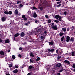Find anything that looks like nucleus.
<instances>
[{"mask_svg": "<svg viewBox=\"0 0 75 75\" xmlns=\"http://www.w3.org/2000/svg\"><path fill=\"white\" fill-rule=\"evenodd\" d=\"M56 52L58 55H61L62 54V50L59 49L56 50Z\"/></svg>", "mask_w": 75, "mask_h": 75, "instance_id": "obj_1", "label": "nucleus"}, {"mask_svg": "<svg viewBox=\"0 0 75 75\" xmlns=\"http://www.w3.org/2000/svg\"><path fill=\"white\" fill-rule=\"evenodd\" d=\"M5 59H6V61H8L7 62V64L9 65V68H11V67H13V63H12L11 64H9V63H10V61H10V60L8 59V58H6Z\"/></svg>", "mask_w": 75, "mask_h": 75, "instance_id": "obj_2", "label": "nucleus"}, {"mask_svg": "<svg viewBox=\"0 0 75 75\" xmlns=\"http://www.w3.org/2000/svg\"><path fill=\"white\" fill-rule=\"evenodd\" d=\"M3 51H0V54L1 55H4V53H6V52L7 51V50L5 49V50H2Z\"/></svg>", "mask_w": 75, "mask_h": 75, "instance_id": "obj_3", "label": "nucleus"}, {"mask_svg": "<svg viewBox=\"0 0 75 75\" xmlns=\"http://www.w3.org/2000/svg\"><path fill=\"white\" fill-rule=\"evenodd\" d=\"M26 39L29 41H30V42H33V41L32 39V38H31L30 36H28L26 38Z\"/></svg>", "mask_w": 75, "mask_h": 75, "instance_id": "obj_4", "label": "nucleus"}, {"mask_svg": "<svg viewBox=\"0 0 75 75\" xmlns=\"http://www.w3.org/2000/svg\"><path fill=\"white\" fill-rule=\"evenodd\" d=\"M52 28L54 29V30H56L58 29V27L57 25H53L52 26Z\"/></svg>", "mask_w": 75, "mask_h": 75, "instance_id": "obj_5", "label": "nucleus"}, {"mask_svg": "<svg viewBox=\"0 0 75 75\" xmlns=\"http://www.w3.org/2000/svg\"><path fill=\"white\" fill-rule=\"evenodd\" d=\"M64 62L65 64H66V65H69L70 64V62L67 60L64 61Z\"/></svg>", "mask_w": 75, "mask_h": 75, "instance_id": "obj_6", "label": "nucleus"}, {"mask_svg": "<svg viewBox=\"0 0 75 75\" xmlns=\"http://www.w3.org/2000/svg\"><path fill=\"white\" fill-rule=\"evenodd\" d=\"M62 65V64L60 63L57 64L56 66V67H60Z\"/></svg>", "mask_w": 75, "mask_h": 75, "instance_id": "obj_7", "label": "nucleus"}, {"mask_svg": "<svg viewBox=\"0 0 75 75\" xmlns=\"http://www.w3.org/2000/svg\"><path fill=\"white\" fill-rule=\"evenodd\" d=\"M1 20L2 21H5L6 20V17H3L1 18Z\"/></svg>", "mask_w": 75, "mask_h": 75, "instance_id": "obj_8", "label": "nucleus"}, {"mask_svg": "<svg viewBox=\"0 0 75 75\" xmlns=\"http://www.w3.org/2000/svg\"><path fill=\"white\" fill-rule=\"evenodd\" d=\"M70 40V38L69 36H67V37L66 41L67 42H69Z\"/></svg>", "mask_w": 75, "mask_h": 75, "instance_id": "obj_9", "label": "nucleus"}, {"mask_svg": "<svg viewBox=\"0 0 75 75\" xmlns=\"http://www.w3.org/2000/svg\"><path fill=\"white\" fill-rule=\"evenodd\" d=\"M37 16V15L36 14V13L34 12L33 13V17H34V18H36Z\"/></svg>", "mask_w": 75, "mask_h": 75, "instance_id": "obj_10", "label": "nucleus"}, {"mask_svg": "<svg viewBox=\"0 0 75 75\" xmlns=\"http://www.w3.org/2000/svg\"><path fill=\"white\" fill-rule=\"evenodd\" d=\"M13 72L15 74H17L18 72V70L16 69L14 70L13 71Z\"/></svg>", "mask_w": 75, "mask_h": 75, "instance_id": "obj_11", "label": "nucleus"}, {"mask_svg": "<svg viewBox=\"0 0 75 75\" xmlns=\"http://www.w3.org/2000/svg\"><path fill=\"white\" fill-rule=\"evenodd\" d=\"M49 45H51L54 44V42H53L52 41L49 42Z\"/></svg>", "mask_w": 75, "mask_h": 75, "instance_id": "obj_12", "label": "nucleus"}, {"mask_svg": "<svg viewBox=\"0 0 75 75\" xmlns=\"http://www.w3.org/2000/svg\"><path fill=\"white\" fill-rule=\"evenodd\" d=\"M25 35V34H24V32H22L21 34V37H24Z\"/></svg>", "mask_w": 75, "mask_h": 75, "instance_id": "obj_13", "label": "nucleus"}, {"mask_svg": "<svg viewBox=\"0 0 75 75\" xmlns=\"http://www.w3.org/2000/svg\"><path fill=\"white\" fill-rule=\"evenodd\" d=\"M9 42H10V41H9V40L7 39L5 40V43L6 44L7 43H9Z\"/></svg>", "mask_w": 75, "mask_h": 75, "instance_id": "obj_14", "label": "nucleus"}, {"mask_svg": "<svg viewBox=\"0 0 75 75\" xmlns=\"http://www.w3.org/2000/svg\"><path fill=\"white\" fill-rule=\"evenodd\" d=\"M60 16L58 15H57L55 16V17L57 20H58V18H59V17Z\"/></svg>", "mask_w": 75, "mask_h": 75, "instance_id": "obj_15", "label": "nucleus"}, {"mask_svg": "<svg viewBox=\"0 0 75 75\" xmlns=\"http://www.w3.org/2000/svg\"><path fill=\"white\" fill-rule=\"evenodd\" d=\"M70 41L73 42L74 41V37H71L70 39Z\"/></svg>", "mask_w": 75, "mask_h": 75, "instance_id": "obj_16", "label": "nucleus"}, {"mask_svg": "<svg viewBox=\"0 0 75 75\" xmlns=\"http://www.w3.org/2000/svg\"><path fill=\"white\" fill-rule=\"evenodd\" d=\"M35 30L36 31V32H38V31H40V29L37 28L36 29H35Z\"/></svg>", "mask_w": 75, "mask_h": 75, "instance_id": "obj_17", "label": "nucleus"}, {"mask_svg": "<svg viewBox=\"0 0 75 75\" xmlns=\"http://www.w3.org/2000/svg\"><path fill=\"white\" fill-rule=\"evenodd\" d=\"M59 35L60 37H62V35H64V33H62V32H60L59 33Z\"/></svg>", "mask_w": 75, "mask_h": 75, "instance_id": "obj_18", "label": "nucleus"}, {"mask_svg": "<svg viewBox=\"0 0 75 75\" xmlns=\"http://www.w3.org/2000/svg\"><path fill=\"white\" fill-rule=\"evenodd\" d=\"M49 51H50L51 52H54V49H51L50 50H49Z\"/></svg>", "mask_w": 75, "mask_h": 75, "instance_id": "obj_19", "label": "nucleus"}, {"mask_svg": "<svg viewBox=\"0 0 75 75\" xmlns=\"http://www.w3.org/2000/svg\"><path fill=\"white\" fill-rule=\"evenodd\" d=\"M40 38L41 40H45V37L43 36H42L40 37Z\"/></svg>", "mask_w": 75, "mask_h": 75, "instance_id": "obj_20", "label": "nucleus"}, {"mask_svg": "<svg viewBox=\"0 0 75 75\" xmlns=\"http://www.w3.org/2000/svg\"><path fill=\"white\" fill-rule=\"evenodd\" d=\"M62 30L63 31H64V32H65L67 30V29L66 28H62Z\"/></svg>", "mask_w": 75, "mask_h": 75, "instance_id": "obj_21", "label": "nucleus"}, {"mask_svg": "<svg viewBox=\"0 0 75 75\" xmlns=\"http://www.w3.org/2000/svg\"><path fill=\"white\" fill-rule=\"evenodd\" d=\"M71 55L72 56H75V52H72Z\"/></svg>", "mask_w": 75, "mask_h": 75, "instance_id": "obj_22", "label": "nucleus"}, {"mask_svg": "<svg viewBox=\"0 0 75 75\" xmlns=\"http://www.w3.org/2000/svg\"><path fill=\"white\" fill-rule=\"evenodd\" d=\"M4 13L5 14L8 15V11H5L4 12Z\"/></svg>", "mask_w": 75, "mask_h": 75, "instance_id": "obj_23", "label": "nucleus"}, {"mask_svg": "<svg viewBox=\"0 0 75 75\" xmlns=\"http://www.w3.org/2000/svg\"><path fill=\"white\" fill-rule=\"evenodd\" d=\"M64 38H65L64 36H63L62 38H61V40L62 41H64Z\"/></svg>", "mask_w": 75, "mask_h": 75, "instance_id": "obj_24", "label": "nucleus"}, {"mask_svg": "<svg viewBox=\"0 0 75 75\" xmlns=\"http://www.w3.org/2000/svg\"><path fill=\"white\" fill-rule=\"evenodd\" d=\"M31 8L32 10H36V9H37L36 7L35 6L32 7Z\"/></svg>", "mask_w": 75, "mask_h": 75, "instance_id": "obj_25", "label": "nucleus"}, {"mask_svg": "<svg viewBox=\"0 0 75 75\" xmlns=\"http://www.w3.org/2000/svg\"><path fill=\"white\" fill-rule=\"evenodd\" d=\"M19 35V34L18 33H16L15 35V37H18Z\"/></svg>", "mask_w": 75, "mask_h": 75, "instance_id": "obj_26", "label": "nucleus"}, {"mask_svg": "<svg viewBox=\"0 0 75 75\" xmlns=\"http://www.w3.org/2000/svg\"><path fill=\"white\" fill-rule=\"evenodd\" d=\"M13 13V12L11 11H9L8 12V14L11 15Z\"/></svg>", "mask_w": 75, "mask_h": 75, "instance_id": "obj_27", "label": "nucleus"}, {"mask_svg": "<svg viewBox=\"0 0 75 75\" xmlns=\"http://www.w3.org/2000/svg\"><path fill=\"white\" fill-rule=\"evenodd\" d=\"M61 17L60 16H59V18L58 20L59 21H61Z\"/></svg>", "mask_w": 75, "mask_h": 75, "instance_id": "obj_28", "label": "nucleus"}, {"mask_svg": "<svg viewBox=\"0 0 75 75\" xmlns=\"http://www.w3.org/2000/svg\"><path fill=\"white\" fill-rule=\"evenodd\" d=\"M12 58L13 59H15L16 58V56H14V55H13L12 56Z\"/></svg>", "mask_w": 75, "mask_h": 75, "instance_id": "obj_29", "label": "nucleus"}, {"mask_svg": "<svg viewBox=\"0 0 75 75\" xmlns=\"http://www.w3.org/2000/svg\"><path fill=\"white\" fill-rule=\"evenodd\" d=\"M30 62H32V63H33V62H34V60H33V59H30Z\"/></svg>", "mask_w": 75, "mask_h": 75, "instance_id": "obj_30", "label": "nucleus"}, {"mask_svg": "<svg viewBox=\"0 0 75 75\" xmlns=\"http://www.w3.org/2000/svg\"><path fill=\"white\" fill-rule=\"evenodd\" d=\"M15 14H18V11H17V10H16L15 11Z\"/></svg>", "mask_w": 75, "mask_h": 75, "instance_id": "obj_31", "label": "nucleus"}, {"mask_svg": "<svg viewBox=\"0 0 75 75\" xmlns=\"http://www.w3.org/2000/svg\"><path fill=\"white\" fill-rule=\"evenodd\" d=\"M30 56H31L32 57H34V55L33 54V53H31L30 54Z\"/></svg>", "mask_w": 75, "mask_h": 75, "instance_id": "obj_32", "label": "nucleus"}, {"mask_svg": "<svg viewBox=\"0 0 75 75\" xmlns=\"http://www.w3.org/2000/svg\"><path fill=\"white\" fill-rule=\"evenodd\" d=\"M15 67L16 68H18V65L16 64L15 65Z\"/></svg>", "mask_w": 75, "mask_h": 75, "instance_id": "obj_33", "label": "nucleus"}, {"mask_svg": "<svg viewBox=\"0 0 75 75\" xmlns=\"http://www.w3.org/2000/svg\"><path fill=\"white\" fill-rule=\"evenodd\" d=\"M29 69H32L33 68V66H30L29 67Z\"/></svg>", "mask_w": 75, "mask_h": 75, "instance_id": "obj_34", "label": "nucleus"}, {"mask_svg": "<svg viewBox=\"0 0 75 75\" xmlns=\"http://www.w3.org/2000/svg\"><path fill=\"white\" fill-rule=\"evenodd\" d=\"M71 70L72 71H73V72H75V68L73 69V68H72L71 69Z\"/></svg>", "mask_w": 75, "mask_h": 75, "instance_id": "obj_35", "label": "nucleus"}, {"mask_svg": "<svg viewBox=\"0 0 75 75\" xmlns=\"http://www.w3.org/2000/svg\"><path fill=\"white\" fill-rule=\"evenodd\" d=\"M40 58L39 57H38L37 58V59H36V61H39L40 59Z\"/></svg>", "mask_w": 75, "mask_h": 75, "instance_id": "obj_36", "label": "nucleus"}, {"mask_svg": "<svg viewBox=\"0 0 75 75\" xmlns=\"http://www.w3.org/2000/svg\"><path fill=\"white\" fill-rule=\"evenodd\" d=\"M54 21L55 22V23H59V21L57 20H55Z\"/></svg>", "mask_w": 75, "mask_h": 75, "instance_id": "obj_37", "label": "nucleus"}, {"mask_svg": "<svg viewBox=\"0 0 75 75\" xmlns=\"http://www.w3.org/2000/svg\"><path fill=\"white\" fill-rule=\"evenodd\" d=\"M25 15H23L22 16V18H23V19H24V18H25Z\"/></svg>", "mask_w": 75, "mask_h": 75, "instance_id": "obj_38", "label": "nucleus"}, {"mask_svg": "<svg viewBox=\"0 0 75 75\" xmlns=\"http://www.w3.org/2000/svg\"><path fill=\"white\" fill-rule=\"evenodd\" d=\"M44 34H45V35H47V31H45L44 32Z\"/></svg>", "mask_w": 75, "mask_h": 75, "instance_id": "obj_39", "label": "nucleus"}, {"mask_svg": "<svg viewBox=\"0 0 75 75\" xmlns=\"http://www.w3.org/2000/svg\"><path fill=\"white\" fill-rule=\"evenodd\" d=\"M23 20H24L25 21H26V20H27V18L25 17V18H24Z\"/></svg>", "mask_w": 75, "mask_h": 75, "instance_id": "obj_40", "label": "nucleus"}, {"mask_svg": "<svg viewBox=\"0 0 75 75\" xmlns=\"http://www.w3.org/2000/svg\"><path fill=\"white\" fill-rule=\"evenodd\" d=\"M58 59H60V58H61V56H58L57 57Z\"/></svg>", "mask_w": 75, "mask_h": 75, "instance_id": "obj_41", "label": "nucleus"}, {"mask_svg": "<svg viewBox=\"0 0 75 75\" xmlns=\"http://www.w3.org/2000/svg\"><path fill=\"white\" fill-rule=\"evenodd\" d=\"M72 67L74 68H75V64H73Z\"/></svg>", "mask_w": 75, "mask_h": 75, "instance_id": "obj_42", "label": "nucleus"}, {"mask_svg": "<svg viewBox=\"0 0 75 75\" xmlns=\"http://www.w3.org/2000/svg\"><path fill=\"white\" fill-rule=\"evenodd\" d=\"M25 25H26V26H28V23H25L24 24Z\"/></svg>", "mask_w": 75, "mask_h": 75, "instance_id": "obj_43", "label": "nucleus"}, {"mask_svg": "<svg viewBox=\"0 0 75 75\" xmlns=\"http://www.w3.org/2000/svg\"><path fill=\"white\" fill-rule=\"evenodd\" d=\"M48 23H51V20L50 19H49L48 20Z\"/></svg>", "mask_w": 75, "mask_h": 75, "instance_id": "obj_44", "label": "nucleus"}, {"mask_svg": "<svg viewBox=\"0 0 75 75\" xmlns=\"http://www.w3.org/2000/svg\"><path fill=\"white\" fill-rule=\"evenodd\" d=\"M23 6V5L22 4H20L19 6V7H22Z\"/></svg>", "mask_w": 75, "mask_h": 75, "instance_id": "obj_45", "label": "nucleus"}, {"mask_svg": "<svg viewBox=\"0 0 75 75\" xmlns=\"http://www.w3.org/2000/svg\"><path fill=\"white\" fill-rule=\"evenodd\" d=\"M61 4H59V5H58L57 7H61Z\"/></svg>", "mask_w": 75, "mask_h": 75, "instance_id": "obj_46", "label": "nucleus"}, {"mask_svg": "<svg viewBox=\"0 0 75 75\" xmlns=\"http://www.w3.org/2000/svg\"><path fill=\"white\" fill-rule=\"evenodd\" d=\"M61 1L59 2H57V4H61Z\"/></svg>", "mask_w": 75, "mask_h": 75, "instance_id": "obj_47", "label": "nucleus"}, {"mask_svg": "<svg viewBox=\"0 0 75 75\" xmlns=\"http://www.w3.org/2000/svg\"><path fill=\"white\" fill-rule=\"evenodd\" d=\"M47 56H50L51 55V54H50V53H49L47 54Z\"/></svg>", "mask_w": 75, "mask_h": 75, "instance_id": "obj_48", "label": "nucleus"}, {"mask_svg": "<svg viewBox=\"0 0 75 75\" xmlns=\"http://www.w3.org/2000/svg\"><path fill=\"white\" fill-rule=\"evenodd\" d=\"M21 3V1H17V4H19V3Z\"/></svg>", "mask_w": 75, "mask_h": 75, "instance_id": "obj_49", "label": "nucleus"}, {"mask_svg": "<svg viewBox=\"0 0 75 75\" xmlns=\"http://www.w3.org/2000/svg\"><path fill=\"white\" fill-rule=\"evenodd\" d=\"M6 75H10V74H9L8 72H7L6 73Z\"/></svg>", "mask_w": 75, "mask_h": 75, "instance_id": "obj_50", "label": "nucleus"}, {"mask_svg": "<svg viewBox=\"0 0 75 75\" xmlns=\"http://www.w3.org/2000/svg\"><path fill=\"white\" fill-rule=\"evenodd\" d=\"M63 71V69H61L59 70V72H62Z\"/></svg>", "mask_w": 75, "mask_h": 75, "instance_id": "obj_51", "label": "nucleus"}, {"mask_svg": "<svg viewBox=\"0 0 75 75\" xmlns=\"http://www.w3.org/2000/svg\"><path fill=\"white\" fill-rule=\"evenodd\" d=\"M45 17L46 18H48V15H45Z\"/></svg>", "mask_w": 75, "mask_h": 75, "instance_id": "obj_52", "label": "nucleus"}, {"mask_svg": "<svg viewBox=\"0 0 75 75\" xmlns=\"http://www.w3.org/2000/svg\"><path fill=\"white\" fill-rule=\"evenodd\" d=\"M40 8L41 11H42V10L43 8L42 7H40Z\"/></svg>", "mask_w": 75, "mask_h": 75, "instance_id": "obj_53", "label": "nucleus"}, {"mask_svg": "<svg viewBox=\"0 0 75 75\" xmlns=\"http://www.w3.org/2000/svg\"><path fill=\"white\" fill-rule=\"evenodd\" d=\"M18 57L20 58H21V54H19L18 55Z\"/></svg>", "mask_w": 75, "mask_h": 75, "instance_id": "obj_54", "label": "nucleus"}, {"mask_svg": "<svg viewBox=\"0 0 75 75\" xmlns=\"http://www.w3.org/2000/svg\"><path fill=\"white\" fill-rule=\"evenodd\" d=\"M19 50H23V48L21 47H19Z\"/></svg>", "mask_w": 75, "mask_h": 75, "instance_id": "obj_55", "label": "nucleus"}, {"mask_svg": "<svg viewBox=\"0 0 75 75\" xmlns=\"http://www.w3.org/2000/svg\"><path fill=\"white\" fill-rule=\"evenodd\" d=\"M64 14L65 15H66L67 14V12H64Z\"/></svg>", "mask_w": 75, "mask_h": 75, "instance_id": "obj_56", "label": "nucleus"}, {"mask_svg": "<svg viewBox=\"0 0 75 75\" xmlns=\"http://www.w3.org/2000/svg\"><path fill=\"white\" fill-rule=\"evenodd\" d=\"M35 23H37V22H38V21H37V20H35Z\"/></svg>", "mask_w": 75, "mask_h": 75, "instance_id": "obj_57", "label": "nucleus"}, {"mask_svg": "<svg viewBox=\"0 0 75 75\" xmlns=\"http://www.w3.org/2000/svg\"><path fill=\"white\" fill-rule=\"evenodd\" d=\"M57 75H60V73H57Z\"/></svg>", "mask_w": 75, "mask_h": 75, "instance_id": "obj_58", "label": "nucleus"}, {"mask_svg": "<svg viewBox=\"0 0 75 75\" xmlns=\"http://www.w3.org/2000/svg\"><path fill=\"white\" fill-rule=\"evenodd\" d=\"M74 28H74V27H72V28H71V29L72 30H74Z\"/></svg>", "mask_w": 75, "mask_h": 75, "instance_id": "obj_59", "label": "nucleus"}, {"mask_svg": "<svg viewBox=\"0 0 75 75\" xmlns=\"http://www.w3.org/2000/svg\"><path fill=\"white\" fill-rule=\"evenodd\" d=\"M28 24H30V21L28 22Z\"/></svg>", "mask_w": 75, "mask_h": 75, "instance_id": "obj_60", "label": "nucleus"}, {"mask_svg": "<svg viewBox=\"0 0 75 75\" xmlns=\"http://www.w3.org/2000/svg\"><path fill=\"white\" fill-rule=\"evenodd\" d=\"M71 55H72V54H69V56H71Z\"/></svg>", "mask_w": 75, "mask_h": 75, "instance_id": "obj_61", "label": "nucleus"}, {"mask_svg": "<svg viewBox=\"0 0 75 75\" xmlns=\"http://www.w3.org/2000/svg\"><path fill=\"white\" fill-rule=\"evenodd\" d=\"M48 42V40H47L45 41V42Z\"/></svg>", "mask_w": 75, "mask_h": 75, "instance_id": "obj_62", "label": "nucleus"}, {"mask_svg": "<svg viewBox=\"0 0 75 75\" xmlns=\"http://www.w3.org/2000/svg\"><path fill=\"white\" fill-rule=\"evenodd\" d=\"M27 75H31V74L30 73H28Z\"/></svg>", "mask_w": 75, "mask_h": 75, "instance_id": "obj_63", "label": "nucleus"}, {"mask_svg": "<svg viewBox=\"0 0 75 75\" xmlns=\"http://www.w3.org/2000/svg\"><path fill=\"white\" fill-rule=\"evenodd\" d=\"M67 31H69V29L68 28L67 29Z\"/></svg>", "mask_w": 75, "mask_h": 75, "instance_id": "obj_64", "label": "nucleus"}]
</instances>
